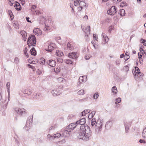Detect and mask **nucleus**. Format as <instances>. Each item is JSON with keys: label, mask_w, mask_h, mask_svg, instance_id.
Listing matches in <instances>:
<instances>
[{"label": "nucleus", "mask_w": 146, "mask_h": 146, "mask_svg": "<svg viewBox=\"0 0 146 146\" xmlns=\"http://www.w3.org/2000/svg\"><path fill=\"white\" fill-rule=\"evenodd\" d=\"M78 125L80 126V130L77 134V136L79 139H81L85 141H88L90 139L91 133L89 126H85L86 123V119L83 118L77 121Z\"/></svg>", "instance_id": "f257e3e1"}, {"label": "nucleus", "mask_w": 146, "mask_h": 146, "mask_svg": "<svg viewBox=\"0 0 146 146\" xmlns=\"http://www.w3.org/2000/svg\"><path fill=\"white\" fill-rule=\"evenodd\" d=\"M36 43V39L34 35H31L30 36L27 41V44L30 48V46H35Z\"/></svg>", "instance_id": "f03ea898"}, {"label": "nucleus", "mask_w": 146, "mask_h": 146, "mask_svg": "<svg viewBox=\"0 0 146 146\" xmlns=\"http://www.w3.org/2000/svg\"><path fill=\"white\" fill-rule=\"evenodd\" d=\"M103 124L102 120H97L95 126V129L96 132L99 133L102 130Z\"/></svg>", "instance_id": "7ed1b4c3"}, {"label": "nucleus", "mask_w": 146, "mask_h": 146, "mask_svg": "<svg viewBox=\"0 0 146 146\" xmlns=\"http://www.w3.org/2000/svg\"><path fill=\"white\" fill-rule=\"evenodd\" d=\"M62 87L59 86L58 88H56L52 91V93L54 96L58 95L61 93Z\"/></svg>", "instance_id": "20e7f679"}, {"label": "nucleus", "mask_w": 146, "mask_h": 146, "mask_svg": "<svg viewBox=\"0 0 146 146\" xmlns=\"http://www.w3.org/2000/svg\"><path fill=\"white\" fill-rule=\"evenodd\" d=\"M117 9L115 6H112L111 8L107 11L108 14L110 15H113L117 12Z\"/></svg>", "instance_id": "39448f33"}, {"label": "nucleus", "mask_w": 146, "mask_h": 146, "mask_svg": "<svg viewBox=\"0 0 146 146\" xmlns=\"http://www.w3.org/2000/svg\"><path fill=\"white\" fill-rule=\"evenodd\" d=\"M78 125L77 123H74L70 124L67 127V129H68V131H71L73 130L76 127H78Z\"/></svg>", "instance_id": "423d86ee"}, {"label": "nucleus", "mask_w": 146, "mask_h": 146, "mask_svg": "<svg viewBox=\"0 0 146 146\" xmlns=\"http://www.w3.org/2000/svg\"><path fill=\"white\" fill-rule=\"evenodd\" d=\"M87 78L86 76H80L78 80L79 81L78 82V85L79 86L82 83L86 81Z\"/></svg>", "instance_id": "0eeeda50"}, {"label": "nucleus", "mask_w": 146, "mask_h": 146, "mask_svg": "<svg viewBox=\"0 0 146 146\" xmlns=\"http://www.w3.org/2000/svg\"><path fill=\"white\" fill-rule=\"evenodd\" d=\"M124 125L125 129V132L128 133L129 132V128L131 126V123L129 122H124Z\"/></svg>", "instance_id": "6e6552de"}, {"label": "nucleus", "mask_w": 146, "mask_h": 146, "mask_svg": "<svg viewBox=\"0 0 146 146\" xmlns=\"http://www.w3.org/2000/svg\"><path fill=\"white\" fill-rule=\"evenodd\" d=\"M47 64H48L50 66L54 67L56 65V62L54 60H49L47 61L46 62Z\"/></svg>", "instance_id": "1a4fd4ad"}, {"label": "nucleus", "mask_w": 146, "mask_h": 146, "mask_svg": "<svg viewBox=\"0 0 146 146\" xmlns=\"http://www.w3.org/2000/svg\"><path fill=\"white\" fill-rule=\"evenodd\" d=\"M15 111L17 113L22 115V113L24 112L25 111V110L24 109L22 108L21 109H19V108H15Z\"/></svg>", "instance_id": "9d476101"}, {"label": "nucleus", "mask_w": 146, "mask_h": 146, "mask_svg": "<svg viewBox=\"0 0 146 146\" xmlns=\"http://www.w3.org/2000/svg\"><path fill=\"white\" fill-rule=\"evenodd\" d=\"M68 56L69 58L73 59H76L78 58L77 53L75 52H73L69 53Z\"/></svg>", "instance_id": "9b49d317"}, {"label": "nucleus", "mask_w": 146, "mask_h": 146, "mask_svg": "<svg viewBox=\"0 0 146 146\" xmlns=\"http://www.w3.org/2000/svg\"><path fill=\"white\" fill-rule=\"evenodd\" d=\"M112 126V122L111 121H109L106 123L105 127L106 129H110Z\"/></svg>", "instance_id": "f8f14e48"}, {"label": "nucleus", "mask_w": 146, "mask_h": 146, "mask_svg": "<svg viewBox=\"0 0 146 146\" xmlns=\"http://www.w3.org/2000/svg\"><path fill=\"white\" fill-rule=\"evenodd\" d=\"M90 26H88L86 27L85 30H84V32L86 33V35L85 36V38H87L88 37V34H90Z\"/></svg>", "instance_id": "ddd939ff"}, {"label": "nucleus", "mask_w": 146, "mask_h": 146, "mask_svg": "<svg viewBox=\"0 0 146 146\" xmlns=\"http://www.w3.org/2000/svg\"><path fill=\"white\" fill-rule=\"evenodd\" d=\"M15 3L16 4L14 5V7L18 11H20L21 9V7L20 3H18L17 1H16Z\"/></svg>", "instance_id": "4468645a"}, {"label": "nucleus", "mask_w": 146, "mask_h": 146, "mask_svg": "<svg viewBox=\"0 0 146 146\" xmlns=\"http://www.w3.org/2000/svg\"><path fill=\"white\" fill-rule=\"evenodd\" d=\"M53 45V44H50L48 46V49L46 50L51 52L54 48Z\"/></svg>", "instance_id": "2eb2a0df"}, {"label": "nucleus", "mask_w": 146, "mask_h": 146, "mask_svg": "<svg viewBox=\"0 0 146 146\" xmlns=\"http://www.w3.org/2000/svg\"><path fill=\"white\" fill-rule=\"evenodd\" d=\"M30 52L31 54L34 56H35L36 54V51L34 48H32L30 51Z\"/></svg>", "instance_id": "dca6fc26"}, {"label": "nucleus", "mask_w": 146, "mask_h": 146, "mask_svg": "<svg viewBox=\"0 0 146 146\" xmlns=\"http://www.w3.org/2000/svg\"><path fill=\"white\" fill-rule=\"evenodd\" d=\"M21 35L22 36L24 40L25 41L27 39L26 38L27 36V33L24 31H22L21 32Z\"/></svg>", "instance_id": "f3484780"}, {"label": "nucleus", "mask_w": 146, "mask_h": 146, "mask_svg": "<svg viewBox=\"0 0 146 146\" xmlns=\"http://www.w3.org/2000/svg\"><path fill=\"white\" fill-rule=\"evenodd\" d=\"M61 136V135L60 133H57L53 135V136L50 137V139L52 140L53 138H58Z\"/></svg>", "instance_id": "a211bd4d"}, {"label": "nucleus", "mask_w": 146, "mask_h": 146, "mask_svg": "<svg viewBox=\"0 0 146 146\" xmlns=\"http://www.w3.org/2000/svg\"><path fill=\"white\" fill-rule=\"evenodd\" d=\"M119 14L121 16H123L125 15V11L124 9H121L118 12Z\"/></svg>", "instance_id": "6ab92c4d"}, {"label": "nucleus", "mask_w": 146, "mask_h": 146, "mask_svg": "<svg viewBox=\"0 0 146 146\" xmlns=\"http://www.w3.org/2000/svg\"><path fill=\"white\" fill-rule=\"evenodd\" d=\"M69 131H68V129H67V128L66 127V129L64 130L63 132V136H65L66 137L68 136L69 135Z\"/></svg>", "instance_id": "aec40b11"}, {"label": "nucleus", "mask_w": 146, "mask_h": 146, "mask_svg": "<svg viewBox=\"0 0 146 146\" xmlns=\"http://www.w3.org/2000/svg\"><path fill=\"white\" fill-rule=\"evenodd\" d=\"M102 36L104 39L106 43L109 40V38L107 35L105 33H102Z\"/></svg>", "instance_id": "412c9836"}, {"label": "nucleus", "mask_w": 146, "mask_h": 146, "mask_svg": "<svg viewBox=\"0 0 146 146\" xmlns=\"http://www.w3.org/2000/svg\"><path fill=\"white\" fill-rule=\"evenodd\" d=\"M10 83L9 82H8L6 84V87L7 89V91L8 93V94L9 95V94L10 93Z\"/></svg>", "instance_id": "4be33fe9"}, {"label": "nucleus", "mask_w": 146, "mask_h": 146, "mask_svg": "<svg viewBox=\"0 0 146 146\" xmlns=\"http://www.w3.org/2000/svg\"><path fill=\"white\" fill-rule=\"evenodd\" d=\"M57 56H60L63 55V53L61 51L58 50L56 52Z\"/></svg>", "instance_id": "5701e85b"}, {"label": "nucleus", "mask_w": 146, "mask_h": 146, "mask_svg": "<svg viewBox=\"0 0 146 146\" xmlns=\"http://www.w3.org/2000/svg\"><path fill=\"white\" fill-rule=\"evenodd\" d=\"M13 26L16 29H19V25L17 21H15L14 22L13 24Z\"/></svg>", "instance_id": "b1692460"}, {"label": "nucleus", "mask_w": 146, "mask_h": 146, "mask_svg": "<svg viewBox=\"0 0 146 146\" xmlns=\"http://www.w3.org/2000/svg\"><path fill=\"white\" fill-rule=\"evenodd\" d=\"M23 92L24 94H27L28 95H31V92L30 91V90L27 89L25 90Z\"/></svg>", "instance_id": "393cba45"}, {"label": "nucleus", "mask_w": 146, "mask_h": 146, "mask_svg": "<svg viewBox=\"0 0 146 146\" xmlns=\"http://www.w3.org/2000/svg\"><path fill=\"white\" fill-rule=\"evenodd\" d=\"M111 91L112 92L115 93V94L117 93V88H116V86H113L111 89Z\"/></svg>", "instance_id": "a878e982"}, {"label": "nucleus", "mask_w": 146, "mask_h": 146, "mask_svg": "<svg viewBox=\"0 0 146 146\" xmlns=\"http://www.w3.org/2000/svg\"><path fill=\"white\" fill-rule=\"evenodd\" d=\"M67 48L68 50H72L73 49V47L71 44L69 43H68L67 44Z\"/></svg>", "instance_id": "bb28decb"}, {"label": "nucleus", "mask_w": 146, "mask_h": 146, "mask_svg": "<svg viewBox=\"0 0 146 146\" xmlns=\"http://www.w3.org/2000/svg\"><path fill=\"white\" fill-rule=\"evenodd\" d=\"M8 14L9 15L11 19V20H13V13L11 10H9L8 11Z\"/></svg>", "instance_id": "cd10ccee"}, {"label": "nucleus", "mask_w": 146, "mask_h": 146, "mask_svg": "<svg viewBox=\"0 0 146 146\" xmlns=\"http://www.w3.org/2000/svg\"><path fill=\"white\" fill-rule=\"evenodd\" d=\"M142 136L145 138H146V127L143 130L142 133Z\"/></svg>", "instance_id": "c85d7f7f"}, {"label": "nucleus", "mask_w": 146, "mask_h": 146, "mask_svg": "<svg viewBox=\"0 0 146 146\" xmlns=\"http://www.w3.org/2000/svg\"><path fill=\"white\" fill-rule=\"evenodd\" d=\"M129 54L128 52H126L125 54V58L126 59H125V61L128 60L129 58V56L128 54Z\"/></svg>", "instance_id": "c756f323"}, {"label": "nucleus", "mask_w": 146, "mask_h": 146, "mask_svg": "<svg viewBox=\"0 0 146 146\" xmlns=\"http://www.w3.org/2000/svg\"><path fill=\"white\" fill-rule=\"evenodd\" d=\"M40 95V94L38 93H35L33 97L34 99H37L38 98V96Z\"/></svg>", "instance_id": "7c9ffc66"}, {"label": "nucleus", "mask_w": 146, "mask_h": 146, "mask_svg": "<svg viewBox=\"0 0 146 146\" xmlns=\"http://www.w3.org/2000/svg\"><path fill=\"white\" fill-rule=\"evenodd\" d=\"M78 94L79 95H82L84 94V90H81L77 92Z\"/></svg>", "instance_id": "2f4dec72"}, {"label": "nucleus", "mask_w": 146, "mask_h": 146, "mask_svg": "<svg viewBox=\"0 0 146 146\" xmlns=\"http://www.w3.org/2000/svg\"><path fill=\"white\" fill-rule=\"evenodd\" d=\"M115 100L116 101L115 102V104H117L121 102V99L120 98H116Z\"/></svg>", "instance_id": "473e14b6"}, {"label": "nucleus", "mask_w": 146, "mask_h": 146, "mask_svg": "<svg viewBox=\"0 0 146 146\" xmlns=\"http://www.w3.org/2000/svg\"><path fill=\"white\" fill-rule=\"evenodd\" d=\"M139 50L141 53L143 54V56H144V54H145V52L144 50L143 49L141 48H140Z\"/></svg>", "instance_id": "72a5a7b5"}, {"label": "nucleus", "mask_w": 146, "mask_h": 146, "mask_svg": "<svg viewBox=\"0 0 146 146\" xmlns=\"http://www.w3.org/2000/svg\"><path fill=\"white\" fill-rule=\"evenodd\" d=\"M39 29L38 28L34 29L33 30V32L35 35H36L38 33V31H39Z\"/></svg>", "instance_id": "f704fd0d"}, {"label": "nucleus", "mask_w": 146, "mask_h": 146, "mask_svg": "<svg viewBox=\"0 0 146 146\" xmlns=\"http://www.w3.org/2000/svg\"><path fill=\"white\" fill-rule=\"evenodd\" d=\"M98 93H96L93 96V98L94 99H97L98 98Z\"/></svg>", "instance_id": "c9c22d12"}, {"label": "nucleus", "mask_w": 146, "mask_h": 146, "mask_svg": "<svg viewBox=\"0 0 146 146\" xmlns=\"http://www.w3.org/2000/svg\"><path fill=\"white\" fill-rule=\"evenodd\" d=\"M135 72L136 74H138V72H140V70L139 68L137 67H135Z\"/></svg>", "instance_id": "e433bc0d"}, {"label": "nucleus", "mask_w": 146, "mask_h": 146, "mask_svg": "<svg viewBox=\"0 0 146 146\" xmlns=\"http://www.w3.org/2000/svg\"><path fill=\"white\" fill-rule=\"evenodd\" d=\"M64 80V79L60 77L58 78V81L60 83L63 82Z\"/></svg>", "instance_id": "4c0bfd02"}, {"label": "nucleus", "mask_w": 146, "mask_h": 146, "mask_svg": "<svg viewBox=\"0 0 146 146\" xmlns=\"http://www.w3.org/2000/svg\"><path fill=\"white\" fill-rule=\"evenodd\" d=\"M126 5H127L126 3L125 2H122V3H121L120 5V6L121 7H122L123 6H126Z\"/></svg>", "instance_id": "58836bf2"}, {"label": "nucleus", "mask_w": 146, "mask_h": 146, "mask_svg": "<svg viewBox=\"0 0 146 146\" xmlns=\"http://www.w3.org/2000/svg\"><path fill=\"white\" fill-rule=\"evenodd\" d=\"M96 112L95 111H93L92 113H90L89 114V116H90L92 117L95 114Z\"/></svg>", "instance_id": "ea45409f"}, {"label": "nucleus", "mask_w": 146, "mask_h": 146, "mask_svg": "<svg viewBox=\"0 0 146 146\" xmlns=\"http://www.w3.org/2000/svg\"><path fill=\"white\" fill-rule=\"evenodd\" d=\"M33 116H31L29 117V121L30 123H32L33 121Z\"/></svg>", "instance_id": "a19ab883"}, {"label": "nucleus", "mask_w": 146, "mask_h": 146, "mask_svg": "<svg viewBox=\"0 0 146 146\" xmlns=\"http://www.w3.org/2000/svg\"><path fill=\"white\" fill-rule=\"evenodd\" d=\"M79 5L80 6L84 5L85 6H86V3L83 1H80L79 3Z\"/></svg>", "instance_id": "79ce46f5"}, {"label": "nucleus", "mask_w": 146, "mask_h": 146, "mask_svg": "<svg viewBox=\"0 0 146 146\" xmlns=\"http://www.w3.org/2000/svg\"><path fill=\"white\" fill-rule=\"evenodd\" d=\"M66 62L67 64H72V61L70 60H67L66 61Z\"/></svg>", "instance_id": "37998d69"}, {"label": "nucleus", "mask_w": 146, "mask_h": 146, "mask_svg": "<svg viewBox=\"0 0 146 146\" xmlns=\"http://www.w3.org/2000/svg\"><path fill=\"white\" fill-rule=\"evenodd\" d=\"M80 1V0H76V1H74V4L75 6H77V5L78 4Z\"/></svg>", "instance_id": "c03bdc74"}, {"label": "nucleus", "mask_w": 146, "mask_h": 146, "mask_svg": "<svg viewBox=\"0 0 146 146\" xmlns=\"http://www.w3.org/2000/svg\"><path fill=\"white\" fill-rule=\"evenodd\" d=\"M142 40V42L143 45L144 46H146V40L145 39H143L142 38H141V41Z\"/></svg>", "instance_id": "a18cd8bd"}, {"label": "nucleus", "mask_w": 146, "mask_h": 146, "mask_svg": "<svg viewBox=\"0 0 146 146\" xmlns=\"http://www.w3.org/2000/svg\"><path fill=\"white\" fill-rule=\"evenodd\" d=\"M36 6L35 5H32L31 10L32 11H34V9L36 8Z\"/></svg>", "instance_id": "49530a36"}, {"label": "nucleus", "mask_w": 146, "mask_h": 146, "mask_svg": "<svg viewBox=\"0 0 146 146\" xmlns=\"http://www.w3.org/2000/svg\"><path fill=\"white\" fill-rule=\"evenodd\" d=\"M54 72L57 73L60 72L59 69L58 68H56L54 69Z\"/></svg>", "instance_id": "de8ad7c7"}, {"label": "nucleus", "mask_w": 146, "mask_h": 146, "mask_svg": "<svg viewBox=\"0 0 146 146\" xmlns=\"http://www.w3.org/2000/svg\"><path fill=\"white\" fill-rule=\"evenodd\" d=\"M19 59L17 57H15L14 59V62L16 63H17L19 62Z\"/></svg>", "instance_id": "09e8293b"}, {"label": "nucleus", "mask_w": 146, "mask_h": 146, "mask_svg": "<svg viewBox=\"0 0 146 146\" xmlns=\"http://www.w3.org/2000/svg\"><path fill=\"white\" fill-rule=\"evenodd\" d=\"M28 65L29 68H31L34 71L35 70V68L34 66L30 64H28Z\"/></svg>", "instance_id": "8fccbe9b"}, {"label": "nucleus", "mask_w": 146, "mask_h": 146, "mask_svg": "<svg viewBox=\"0 0 146 146\" xmlns=\"http://www.w3.org/2000/svg\"><path fill=\"white\" fill-rule=\"evenodd\" d=\"M91 57V56L90 55H87L85 57V59L86 60H88Z\"/></svg>", "instance_id": "3c124183"}, {"label": "nucleus", "mask_w": 146, "mask_h": 146, "mask_svg": "<svg viewBox=\"0 0 146 146\" xmlns=\"http://www.w3.org/2000/svg\"><path fill=\"white\" fill-rule=\"evenodd\" d=\"M46 61V60L45 59H43V60L41 62L40 64L42 65H45Z\"/></svg>", "instance_id": "603ef678"}, {"label": "nucleus", "mask_w": 146, "mask_h": 146, "mask_svg": "<svg viewBox=\"0 0 146 146\" xmlns=\"http://www.w3.org/2000/svg\"><path fill=\"white\" fill-rule=\"evenodd\" d=\"M113 28V26H110L109 28V32L110 33L111 31L112 30V29Z\"/></svg>", "instance_id": "864d4df0"}, {"label": "nucleus", "mask_w": 146, "mask_h": 146, "mask_svg": "<svg viewBox=\"0 0 146 146\" xmlns=\"http://www.w3.org/2000/svg\"><path fill=\"white\" fill-rule=\"evenodd\" d=\"M139 141L140 143H146V141H145L144 140H143V139H140L139 140Z\"/></svg>", "instance_id": "5fc2aeb1"}, {"label": "nucleus", "mask_w": 146, "mask_h": 146, "mask_svg": "<svg viewBox=\"0 0 146 146\" xmlns=\"http://www.w3.org/2000/svg\"><path fill=\"white\" fill-rule=\"evenodd\" d=\"M56 127V125L54 126H52L50 127L49 128V130H50L52 129H54Z\"/></svg>", "instance_id": "6e6d98bb"}, {"label": "nucleus", "mask_w": 146, "mask_h": 146, "mask_svg": "<svg viewBox=\"0 0 146 146\" xmlns=\"http://www.w3.org/2000/svg\"><path fill=\"white\" fill-rule=\"evenodd\" d=\"M86 114V111L84 110L82 112V115L83 116L85 115Z\"/></svg>", "instance_id": "4d7b16f0"}, {"label": "nucleus", "mask_w": 146, "mask_h": 146, "mask_svg": "<svg viewBox=\"0 0 146 146\" xmlns=\"http://www.w3.org/2000/svg\"><path fill=\"white\" fill-rule=\"evenodd\" d=\"M66 142V141L65 140V139H63L61 141H59V143H62V142L63 143H65Z\"/></svg>", "instance_id": "13d9d810"}, {"label": "nucleus", "mask_w": 146, "mask_h": 146, "mask_svg": "<svg viewBox=\"0 0 146 146\" xmlns=\"http://www.w3.org/2000/svg\"><path fill=\"white\" fill-rule=\"evenodd\" d=\"M2 96H1L0 94V105H1L2 103Z\"/></svg>", "instance_id": "bf43d9fd"}, {"label": "nucleus", "mask_w": 146, "mask_h": 146, "mask_svg": "<svg viewBox=\"0 0 146 146\" xmlns=\"http://www.w3.org/2000/svg\"><path fill=\"white\" fill-rule=\"evenodd\" d=\"M21 1L22 5H23L25 3V0H19Z\"/></svg>", "instance_id": "052dcab7"}, {"label": "nucleus", "mask_w": 146, "mask_h": 146, "mask_svg": "<svg viewBox=\"0 0 146 146\" xmlns=\"http://www.w3.org/2000/svg\"><path fill=\"white\" fill-rule=\"evenodd\" d=\"M138 74L139 76H143L144 75V74L143 73L140 72H138V74Z\"/></svg>", "instance_id": "680f3d73"}, {"label": "nucleus", "mask_w": 146, "mask_h": 146, "mask_svg": "<svg viewBox=\"0 0 146 146\" xmlns=\"http://www.w3.org/2000/svg\"><path fill=\"white\" fill-rule=\"evenodd\" d=\"M138 58H141L142 57V55L141 54V53H139V52L138 53Z\"/></svg>", "instance_id": "e2e57ef3"}, {"label": "nucleus", "mask_w": 146, "mask_h": 146, "mask_svg": "<svg viewBox=\"0 0 146 146\" xmlns=\"http://www.w3.org/2000/svg\"><path fill=\"white\" fill-rule=\"evenodd\" d=\"M87 99H88V98L86 97L84 98L81 99L80 100H81L82 101H87Z\"/></svg>", "instance_id": "0e129e2a"}, {"label": "nucleus", "mask_w": 146, "mask_h": 146, "mask_svg": "<svg viewBox=\"0 0 146 146\" xmlns=\"http://www.w3.org/2000/svg\"><path fill=\"white\" fill-rule=\"evenodd\" d=\"M96 119H95V118H93L92 119V122H95L96 123Z\"/></svg>", "instance_id": "69168bd1"}, {"label": "nucleus", "mask_w": 146, "mask_h": 146, "mask_svg": "<svg viewBox=\"0 0 146 146\" xmlns=\"http://www.w3.org/2000/svg\"><path fill=\"white\" fill-rule=\"evenodd\" d=\"M28 50V49L27 47H25V50H24V53H27V51Z\"/></svg>", "instance_id": "338daca9"}, {"label": "nucleus", "mask_w": 146, "mask_h": 146, "mask_svg": "<svg viewBox=\"0 0 146 146\" xmlns=\"http://www.w3.org/2000/svg\"><path fill=\"white\" fill-rule=\"evenodd\" d=\"M63 60L60 59H57V61L58 62H60V63H62L63 62Z\"/></svg>", "instance_id": "774afa93"}]
</instances>
